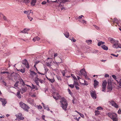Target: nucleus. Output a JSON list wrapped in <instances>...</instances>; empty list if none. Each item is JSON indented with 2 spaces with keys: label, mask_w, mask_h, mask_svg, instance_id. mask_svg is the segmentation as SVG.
Instances as JSON below:
<instances>
[{
  "label": "nucleus",
  "mask_w": 121,
  "mask_h": 121,
  "mask_svg": "<svg viewBox=\"0 0 121 121\" xmlns=\"http://www.w3.org/2000/svg\"><path fill=\"white\" fill-rule=\"evenodd\" d=\"M60 102L61 104V106L62 108L65 111H66L68 106L67 101L64 98H62Z\"/></svg>",
  "instance_id": "f257e3e1"
},
{
  "label": "nucleus",
  "mask_w": 121,
  "mask_h": 121,
  "mask_svg": "<svg viewBox=\"0 0 121 121\" xmlns=\"http://www.w3.org/2000/svg\"><path fill=\"white\" fill-rule=\"evenodd\" d=\"M19 104L20 106L26 112H28L29 109L30 108V107L28 105H27L22 102L19 103Z\"/></svg>",
  "instance_id": "f03ea898"
},
{
  "label": "nucleus",
  "mask_w": 121,
  "mask_h": 121,
  "mask_svg": "<svg viewBox=\"0 0 121 121\" xmlns=\"http://www.w3.org/2000/svg\"><path fill=\"white\" fill-rule=\"evenodd\" d=\"M108 116L112 119L113 121H117V116L116 114L109 112L108 113Z\"/></svg>",
  "instance_id": "7ed1b4c3"
},
{
  "label": "nucleus",
  "mask_w": 121,
  "mask_h": 121,
  "mask_svg": "<svg viewBox=\"0 0 121 121\" xmlns=\"http://www.w3.org/2000/svg\"><path fill=\"white\" fill-rule=\"evenodd\" d=\"M34 81L35 83L38 86H39V81L41 84L43 83V82H44V80H42L40 79H39L37 77H37H36L34 80Z\"/></svg>",
  "instance_id": "20e7f679"
},
{
  "label": "nucleus",
  "mask_w": 121,
  "mask_h": 121,
  "mask_svg": "<svg viewBox=\"0 0 121 121\" xmlns=\"http://www.w3.org/2000/svg\"><path fill=\"white\" fill-rule=\"evenodd\" d=\"M80 72L82 75L85 77V78L86 79H90L88 77L86 73V72L85 71V69H82L80 70Z\"/></svg>",
  "instance_id": "39448f33"
},
{
  "label": "nucleus",
  "mask_w": 121,
  "mask_h": 121,
  "mask_svg": "<svg viewBox=\"0 0 121 121\" xmlns=\"http://www.w3.org/2000/svg\"><path fill=\"white\" fill-rule=\"evenodd\" d=\"M17 117L16 120H23L24 119V117H23L22 114L20 113L16 115Z\"/></svg>",
  "instance_id": "423d86ee"
},
{
  "label": "nucleus",
  "mask_w": 121,
  "mask_h": 121,
  "mask_svg": "<svg viewBox=\"0 0 121 121\" xmlns=\"http://www.w3.org/2000/svg\"><path fill=\"white\" fill-rule=\"evenodd\" d=\"M117 42H115L112 45V47L116 48H120L121 44L119 43V42L117 40Z\"/></svg>",
  "instance_id": "0eeeda50"
},
{
  "label": "nucleus",
  "mask_w": 121,
  "mask_h": 121,
  "mask_svg": "<svg viewBox=\"0 0 121 121\" xmlns=\"http://www.w3.org/2000/svg\"><path fill=\"white\" fill-rule=\"evenodd\" d=\"M22 64L24 65L28 69L29 68L30 65L29 63L26 59L23 60Z\"/></svg>",
  "instance_id": "6e6552de"
},
{
  "label": "nucleus",
  "mask_w": 121,
  "mask_h": 121,
  "mask_svg": "<svg viewBox=\"0 0 121 121\" xmlns=\"http://www.w3.org/2000/svg\"><path fill=\"white\" fill-rule=\"evenodd\" d=\"M91 95V97L94 99H95L96 98V94L95 91L91 90L90 92Z\"/></svg>",
  "instance_id": "1a4fd4ad"
},
{
  "label": "nucleus",
  "mask_w": 121,
  "mask_h": 121,
  "mask_svg": "<svg viewBox=\"0 0 121 121\" xmlns=\"http://www.w3.org/2000/svg\"><path fill=\"white\" fill-rule=\"evenodd\" d=\"M107 84V82L105 80H104L102 84V91H105Z\"/></svg>",
  "instance_id": "9d476101"
},
{
  "label": "nucleus",
  "mask_w": 121,
  "mask_h": 121,
  "mask_svg": "<svg viewBox=\"0 0 121 121\" xmlns=\"http://www.w3.org/2000/svg\"><path fill=\"white\" fill-rule=\"evenodd\" d=\"M110 104L112 106H113L116 108H119L118 105L113 100H111L110 102Z\"/></svg>",
  "instance_id": "9b49d317"
},
{
  "label": "nucleus",
  "mask_w": 121,
  "mask_h": 121,
  "mask_svg": "<svg viewBox=\"0 0 121 121\" xmlns=\"http://www.w3.org/2000/svg\"><path fill=\"white\" fill-rule=\"evenodd\" d=\"M0 101L2 103V105L4 106H5V104H6L7 101L6 99H3L1 98H0Z\"/></svg>",
  "instance_id": "f8f14e48"
},
{
  "label": "nucleus",
  "mask_w": 121,
  "mask_h": 121,
  "mask_svg": "<svg viewBox=\"0 0 121 121\" xmlns=\"http://www.w3.org/2000/svg\"><path fill=\"white\" fill-rule=\"evenodd\" d=\"M108 41L112 43H113L116 42H117V40L111 37H109L108 38Z\"/></svg>",
  "instance_id": "ddd939ff"
},
{
  "label": "nucleus",
  "mask_w": 121,
  "mask_h": 121,
  "mask_svg": "<svg viewBox=\"0 0 121 121\" xmlns=\"http://www.w3.org/2000/svg\"><path fill=\"white\" fill-rule=\"evenodd\" d=\"M74 78V83L73 84L74 85H78V83L77 79L76 77H75L74 78Z\"/></svg>",
  "instance_id": "4468645a"
},
{
  "label": "nucleus",
  "mask_w": 121,
  "mask_h": 121,
  "mask_svg": "<svg viewBox=\"0 0 121 121\" xmlns=\"http://www.w3.org/2000/svg\"><path fill=\"white\" fill-rule=\"evenodd\" d=\"M108 89L109 91H112V83H108Z\"/></svg>",
  "instance_id": "2eb2a0df"
},
{
  "label": "nucleus",
  "mask_w": 121,
  "mask_h": 121,
  "mask_svg": "<svg viewBox=\"0 0 121 121\" xmlns=\"http://www.w3.org/2000/svg\"><path fill=\"white\" fill-rule=\"evenodd\" d=\"M27 89L25 87L22 88L20 89V91L22 93L26 92Z\"/></svg>",
  "instance_id": "dca6fc26"
},
{
  "label": "nucleus",
  "mask_w": 121,
  "mask_h": 121,
  "mask_svg": "<svg viewBox=\"0 0 121 121\" xmlns=\"http://www.w3.org/2000/svg\"><path fill=\"white\" fill-rule=\"evenodd\" d=\"M29 30V29L27 28L24 29L23 30L21 31L20 33H27V31H28Z\"/></svg>",
  "instance_id": "f3484780"
},
{
  "label": "nucleus",
  "mask_w": 121,
  "mask_h": 121,
  "mask_svg": "<svg viewBox=\"0 0 121 121\" xmlns=\"http://www.w3.org/2000/svg\"><path fill=\"white\" fill-rule=\"evenodd\" d=\"M30 75L32 78H33L34 75H36L37 73H35L34 71H30Z\"/></svg>",
  "instance_id": "a211bd4d"
},
{
  "label": "nucleus",
  "mask_w": 121,
  "mask_h": 121,
  "mask_svg": "<svg viewBox=\"0 0 121 121\" xmlns=\"http://www.w3.org/2000/svg\"><path fill=\"white\" fill-rule=\"evenodd\" d=\"M40 38L38 36H36L33 39V40L34 42L36 41H38L39 40Z\"/></svg>",
  "instance_id": "6ab92c4d"
},
{
  "label": "nucleus",
  "mask_w": 121,
  "mask_h": 121,
  "mask_svg": "<svg viewBox=\"0 0 121 121\" xmlns=\"http://www.w3.org/2000/svg\"><path fill=\"white\" fill-rule=\"evenodd\" d=\"M31 10H28L27 11H25L24 12V13L25 14H26L28 15H29L31 13Z\"/></svg>",
  "instance_id": "aec40b11"
},
{
  "label": "nucleus",
  "mask_w": 121,
  "mask_h": 121,
  "mask_svg": "<svg viewBox=\"0 0 121 121\" xmlns=\"http://www.w3.org/2000/svg\"><path fill=\"white\" fill-rule=\"evenodd\" d=\"M94 86L95 87L96 86H97L99 84L98 82L95 79L94 80Z\"/></svg>",
  "instance_id": "412c9836"
},
{
  "label": "nucleus",
  "mask_w": 121,
  "mask_h": 121,
  "mask_svg": "<svg viewBox=\"0 0 121 121\" xmlns=\"http://www.w3.org/2000/svg\"><path fill=\"white\" fill-rule=\"evenodd\" d=\"M101 47L104 50H107L108 49V47L105 45H102Z\"/></svg>",
  "instance_id": "4be33fe9"
},
{
  "label": "nucleus",
  "mask_w": 121,
  "mask_h": 121,
  "mask_svg": "<svg viewBox=\"0 0 121 121\" xmlns=\"http://www.w3.org/2000/svg\"><path fill=\"white\" fill-rule=\"evenodd\" d=\"M79 21L83 24H86V22L85 20L81 19L79 20Z\"/></svg>",
  "instance_id": "5701e85b"
},
{
  "label": "nucleus",
  "mask_w": 121,
  "mask_h": 121,
  "mask_svg": "<svg viewBox=\"0 0 121 121\" xmlns=\"http://www.w3.org/2000/svg\"><path fill=\"white\" fill-rule=\"evenodd\" d=\"M17 96L19 98H20L21 97V96L20 94V92L18 91L17 93Z\"/></svg>",
  "instance_id": "b1692460"
},
{
  "label": "nucleus",
  "mask_w": 121,
  "mask_h": 121,
  "mask_svg": "<svg viewBox=\"0 0 121 121\" xmlns=\"http://www.w3.org/2000/svg\"><path fill=\"white\" fill-rule=\"evenodd\" d=\"M86 43H87L88 44L90 45L92 41L91 40H86Z\"/></svg>",
  "instance_id": "393cba45"
},
{
  "label": "nucleus",
  "mask_w": 121,
  "mask_h": 121,
  "mask_svg": "<svg viewBox=\"0 0 121 121\" xmlns=\"http://www.w3.org/2000/svg\"><path fill=\"white\" fill-rule=\"evenodd\" d=\"M105 43L104 42H103L102 41H100L98 42V45L99 46H100L101 45L104 44Z\"/></svg>",
  "instance_id": "a878e982"
},
{
  "label": "nucleus",
  "mask_w": 121,
  "mask_h": 121,
  "mask_svg": "<svg viewBox=\"0 0 121 121\" xmlns=\"http://www.w3.org/2000/svg\"><path fill=\"white\" fill-rule=\"evenodd\" d=\"M36 3V0H32L31 2V4L33 6H34L35 4Z\"/></svg>",
  "instance_id": "bb28decb"
},
{
  "label": "nucleus",
  "mask_w": 121,
  "mask_h": 121,
  "mask_svg": "<svg viewBox=\"0 0 121 121\" xmlns=\"http://www.w3.org/2000/svg\"><path fill=\"white\" fill-rule=\"evenodd\" d=\"M113 22L114 23H117L118 22V20L116 18H114L113 20Z\"/></svg>",
  "instance_id": "cd10ccee"
},
{
  "label": "nucleus",
  "mask_w": 121,
  "mask_h": 121,
  "mask_svg": "<svg viewBox=\"0 0 121 121\" xmlns=\"http://www.w3.org/2000/svg\"><path fill=\"white\" fill-rule=\"evenodd\" d=\"M117 83L119 84V86H121L120 87V88L121 87V79H120L119 80H117Z\"/></svg>",
  "instance_id": "c85d7f7f"
},
{
  "label": "nucleus",
  "mask_w": 121,
  "mask_h": 121,
  "mask_svg": "<svg viewBox=\"0 0 121 121\" xmlns=\"http://www.w3.org/2000/svg\"><path fill=\"white\" fill-rule=\"evenodd\" d=\"M69 33L68 32H66L65 33L64 35L66 38H68L69 37Z\"/></svg>",
  "instance_id": "c756f323"
},
{
  "label": "nucleus",
  "mask_w": 121,
  "mask_h": 121,
  "mask_svg": "<svg viewBox=\"0 0 121 121\" xmlns=\"http://www.w3.org/2000/svg\"><path fill=\"white\" fill-rule=\"evenodd\" d=\"M95 115L97 116L98 115L100 114V112L98 110L95 111Z\"/></svg>",
  "instance_id": "7c9ffc66"
},
{
  "label": "nucleus",
  "mask_w": 121,
  "mask_h": 121,
  "mask_svg": "<svg viewBox=\"0 0 121 121\" xmlns=\"http://www.w3.org/2000/svg\"><path fill=\"white\" fill-rule=\"evenodd\" d=\"M56 78L59 81H61L62 80L61 77L58 76H56Z\"/></svg>",
  "instance_id": "2f4dec72"
},
{
  "label": "nucleus",
  "mask_w": 121,
  "mask_h": 121,
  "mask_svg": "<svg viewBox=\"0 0 121 121\" xmlns=\"http://www.w3.org/2000/svg\"><path fill=\"white\" fill-rule=\"evenodd\" d=\"M17 70L19 71H20L22 73H24L25 72V70L24 69H20Z\"/></svg>",
  "instance_id": "473e14b6"
},
{
  "label": "nucleus",
  "mask_w": 121,
  "mask_h": 121,
  "mask_svg": "<svg viewBox=\"0 0 121 121\" xmlns=\"http://www.w3.org/2000/svg\"><path fill=\"white\" fill-rule=\"evenodd\" d=\"M20 81L21 82V83L22 85L24 86V85H25L24 82L23 81V80L22 79H20Z\"/></svg>",
  "instance_id": "72a5a7b5"
},
{
  "label": "nucleus",
  "mask_w": 121,
  "mask_h": 121,
  "mask_svg": "<svg viewBox=\"0 0 121 121\" xmlns=\"http://www.w3.org/2000/svg\"><path fill=\"white\" fill-rule=\"evenodd\" d=\"M48 80L52 83H53L55 81L54 79L49 78L48 79Z\"/></svg>",
  "instance_id": "f704fd0d"
},
{
  "label": "nucleus",
  "mask_w": 121,
  "mask_h": 121,
  "mask_svg": "<svg viewBox=\"0 0 121 121\" xmlns=\"http://www.w3.org/2000/svg\"><path fill=\"white\" fill-rule=\"evenodd\" d=\"M35 68L36 69V70L37 71V72L39 74H41V75H44V74L40 72H39L38 71V69H37L36 67H35Z\"/></svg>",
  "instance_id": "c9c22d12"
},
{
  "label": "nucleus",
  "mask_w": 121,
  "mask_h": 121,
  "mask_svg": "<svg viewBox=\"0 0 121 121\" xmlns=\"http://www.w3.org/2000/svg\"><path fill=\"white\" fill-rule=\"evenodd\" d=\"M77 112L80 116L82 118H84V117L83 114H81V113L78 112Z\"/></svg>",
  "instance_id": "e433bc0d"
},
{
  "label": "nucleus",
  "mask_w": 121,
  "mask_h": 121,
  "mask_svg": "<svg viewBox=\"0 0 121 121\" xmlns=\"http://www.w3.org/2000/svg\"><path fill=\"white\" fill-rule=\"evenodd\" d=\"M19 81H17L16 82L15 84L14 85V86L15 87H17L18 86V83H19Z\"/></svg>",
  "instance_id": "4c0bfd02"
},
{
  "label": "nucleus",
  "mask_w": 121,
  "mask_h": 121,
  "mask_svg": "<svg viewBox=\"0 0 121 121\" xmlns=\"http://www.w3.org/2000/svg\"><path fill=\"white\" fill-rule=\"evenodd\" d=\"M29 0H24V2L26 4H28L29 2Z\"/></svg>",
  "instance_id": "58836bf2"
},
{
  "label": "nucleus",
  "mask_w": 121,
  "mask_h": 121,
  "mask_svg": "<svg viewBox=\"0 0 121 121\" xmlns=\"http://www.w3.org/2000/svg\"><path fill=\"white\" fill-rule=\"evenodd\" d=\"M55 95H56V97H57L59 99H60V96L58 93H56L55 94Z\"/></svg>",
  "instance_id": "ea45409f"
},
{
  "label": "nucleus",
  "mask_w": 121,
  "mask_h": 121,
  "mask_svg": "<svg viewBox=\"0 0 121 121\" xmlns=\"http://www.w3.org/2000/svg\"><path fill=\"white\" fill-rule=\"evenodd\" d=\"M27 17H28V19L30 20V21H32V20L33 19V18H31V17H30L29 15H28L27 14Z\"/></svg>",
  "instance_id": "a19ab883"
},
{
  "label": "nucleus",
  "mask_w": 121,
  "mask_h": 121,
  "mask_svg": "<svg viewBox=\"0 0 121 121\" xmlns=\"http://www.w3.org/2000/svg\"><path fill=\"white\" fill-rule=\"evenodd\" d=\"M68 86H69L71 88H73L74 87V84H69L68 85Z\"/></svg>",
  "instance_id": "79ce46f5"
},
{
  "label": "nucleus",
  "mask_w": 121,
  "mask_h": 121,
  "mask_svg": "<svg viewBox=\"0 0 121 121\" xmlns=\"http://www.w3.org/2000/svg\"><path fill=\"white\" fill-rule=\"evenodd\" d=\"M1 73L2 74L6 73L7 74H9V73L7 71H4L1 72Z\"/></svg>",
  "instance_id": "37998d69"
},
{
  "label": "nucleus",
  "mask_w": 121,
  "mask_h": 121,
  "mask_svg": "<svg viewBox=\"0 0 121 121\" xmlns=\"http://www.w3.org/2000/svg\"><path fill=\"white\" fill-rule=\"evenodd\" d=\"M84 83H83V84H84L85 85L87 86L88 85V82L87 81L84 80Z\"/></svg>",
  "instance_id": "c03bdc74"
},
{
  "label": "nucleus",
  "mask_w": 121,
  "mask_h": 121,
  "mask_svg": "<svg viewBox=\"0 0 121 121\" xmlns=\"http://www.w3.org/2000/svg\"><path fill=\"white\" fill-rule=\"evenodd\" d=\"M112 77L115 79L117 81V78H116V76L114 75H112Z\"/></svg>",
  "instance_id": "a18cd8bd"
},
{
  "label": "nucleus",
  "mask_w": 121,
  "mask_h": 121,
  "mask_svg": "<svg viewBox=\"0 0 121 121\" xmlns=\"http://www.w3.org/2000/svg\"><path fill=\"white\" fill-rule=\"evenodd\" d=\"M97 109L98 110L103 109L101 107H97Z\"/></svg>",
  "instance_id": "49530a36"
},
{
  "label": "nucleus",
  "mask_w": 121,
  "mask_h": 121,
  "mask_svg": "<svg viewBox=\"0 0 121 121\" xmlns=\"http://www.w3.org/2000/svg\"><path fill=\"white\" fill-rule=\"evenodd\" d=\"M3 19L5 21H7V19L6 17L4 15H3Z\"/></svg>",
  "instance_id": "de8ad7c7"
},
{
  "label": "nucleus",
  "mask_w": 121,
  "mask_h": 121,
  "mask_svg": "<svg viewBox=\"0 0 121 121\" xmlns=\"http://www.w3.org/2000/svg\"><path fill=\"white\" fill-rule=\"evenodd\" d=\"M78 85H74L75 86V88H76V89L77 90H78L79 89V87L78 86Z\"/></svg>",
  "instance_id": "09e8293b"
},
{
  "label": "nucleus",
  "mask_w": 121,
  "mask_h": 121,
  "mask_svg": "<svg viewBox=\"0 0 121 121\" xmlns=\"http://www.w3.org/2000/svg\"><path fill=\"white\" fill-rule=\"evenodd\" d=\"M37 108L38 109H41L42 108V106L40 105H39L38 106Z\"/></svg>",
  "instance_id": "8fccbe9b"
},
{
  "label": "nucleus",
  "mask_w": 121,
  "mask_h": 121,
  "mask_svg": "<svg viewBox=\"0 0 121 121\" xmlns=\"http://www.w3.org/2000/svg\"><path fill=\"white\" fill-rule=\"evenodd\" d=\"M108 83H112L111 80L109 79H108Z\"/></svg>",
  "instance_id": "3c124183"
},
{
  "label": "nucleus",
  "mask_w": 121,
  "mask_h": 121,
  "mask_svg": "<svg viewBox=\"0 0 121 121\" xmlns=\"http://www.w3.org/2000/svg\"><path fill=\"white\" fill-rule=\"evenodd\" d=\"M45 109H46L47 110L49 111L50 110V109L48 107V106H47V107H45V108H44Z\"/></svg>",
  "instance_id": "603ef678"
},
{
  "label": "nucleus",
  "mask_w": 121,
  "mask_h": 121,
  "mask_svg": "<svg viewBox=\"0 0 121 121\" xmlns=\"http://www.w3.org/2000/svg\"><path fill=\"white\" fill-rule=\"evenodd\" d=\"M35 86L33 84H32V87H31V88H32V89H35Z\"/></svg>",
  "instance_id": "864d4df0"
},
{
  "label": "nucleus",
  "mask_w": 121,
  "mask_h": 121,
  "mask_svg": "<svg viewBox=\"0 0 121 121\" xmlns=\"http://www.w3.org/2000/svg\"><path fill=\"white\" fill-rule=\"evenodd\" d=\"M111 55L114 56H116V57H117L119 55L118 54H117V55H116L113 54H111Z\"/></svg>",
  "instance_id": "5fc2aeb1"
},
{
  "label": "nucleus",
  "mask_w": 121,
  "mask_h": 121,
  "mask_svg": "<svg viewBox=\"0 0 121 121\" xmlns=\"http://www.w3.org/2000/svg\"><path fill=\"white\" fill-rule=\"evenodd\" d=\"M47 65L48 66L50 67L51 66V64L49 62L47 63Z\"/></svg>",
  "instance_id": "6e6d98bb"
},
{
  "label": "nucleus",
  "mask_w": 121,
  "mask_h": 121,
  "mask_svg": "<svg viewBox=\"0 0 121 121\" xmlns=\"http://www.w3.org/2000/svg\"><path fill=\"white\" fill-rule=\"evenodd\" d=\"M118 113L119 114H121V110L120 109H119L118 110Z\"/></svg>",
  "instance_id": "4d7b16f0"
},
{
  "label": "nucleus",
  "mask_w": 121,
  "mask_h": 121,
  "mask_svg": "<svg viewBox=\"0 0 121 121\" xmlns=\"http://www.w3.org/2000/svg\"><path fill=\"white\" fill-rule=\"evenodd\" d=\"M93 26L97 29H99V27H98V26H96V25H93Z\"/></svg>",
  "instance_id": "13d9d810"
},
{
  "label": "nucleus",
  "mask_w": 121,
  "mask_h": 121,
  "mask_svg": "<svg viewBox=\"0 0 121 121\" xmlns=\"http://www.w3.org/2000/svg\"><path fill=\"white\" fill-rule=\"evenodd\" d=\"M68 91L69 94L70 95L72 94V93L71 91L70 90L69 88L68 89Z\"/></svg>",
  "instance_id": "bf43d9fd"
},
{
  "label": "nucleus",
  "mask_w": 121,
  "mask_h": 121,
  "mask_svg": "<svg viewBox=\"0 0 121 121\" xmlns=\"http://www.w3.org/2000/svg\"><path fill=\"white\" fill-rule=\"evenodd\" d=\"M46 3V1H44L42 2L41 4H45Z\"/></svg>",
  "instance_id": "052dcab7"
},
{
  "label": "nucleus",
  "mask_w": 121,
  "mask_h": 121,
  "mask_svg": "<svg viewBox=\"0 0 121 121\" xmlns=\"http://www.w3.org/2000/svg\"><path fill=\"white\" fill-rule=\"evenodd\" d=\"M53 97L54 98V99H55L56 100H57L58 99H59L57 97H56V96H53Z\"/></svg>",
  "instance_id": "680f3d73"
},
{
  "label": "nucleus",
  "mask_w": 121,
  "mask_h": 121,
  "mask_svg": "<svg viewBox=\"0 0 121 121\" xmlns=\"http://www.w3.org/2000/svg\"><path fill=\"white\" fill-rule=\"evenodd\" d=\"M55 1H52V2H56L57 3H58V1H59V0H55Z\"/></svg>",
  "instance_id": "e2e57ef3"
},
{
  "label": "nucleus",
  "mask_w": 121,
  "mask_h": 121,
  "mask_svg": "<svg viewBox=\"0 0 121 121\" xmlns=\"http://www.w3.org/2000/svg\"><path fill=\"white\" fill-rule=\"evenodd\" d=\"M83 16L82 15H81L78 18L79 19H80L82 17H83Z\"/></svg>",
  "instance_id": "0e129e2a"
},
{
  "label": "nucleus",
  "mask_w": 121,
  "mask_h": 121,
  "mask_svg": "<svg viewBox=\"0 0 121 121\" xmlns=\"http://www.w3.org/2000/svg\"><path fill=\"white\" fill-rule=\"evenodd\" d=\"M81 117H78V118H75L76 120L77 121H79V119Z\"/></svg>",
  "instance_id": "69168bd1"
},
{
  "label": "nucleus",
  "mask_w": 121,
  "mask_h": 121,
  "mask_svg": "<svg viewBox=\"0 0 121 121\" xmlns=\"http://www.w3.org/2000/svg\"><path fill=\"white\" fill-rule=\"evenodd\" d=\"M69 0H62L63 2H67Z\"/></svg>",
  "instance_id": "338daca9"
},
{
  "label": "nucleus",
  "mask_w": 121,
  "mask_h": 121,
  "mask_svg": "<svg viewBox=\"0 0 121 121\" xmlns=\"http://www.w3.org/2000/svg\"><path fill=\"white\" fill-rule=\"evenodd\" d=\"M42 104L44 108H45V105L43 103H42Z\"/></svg>",
  "instance_id": "774afa93"
}]
</instances>
